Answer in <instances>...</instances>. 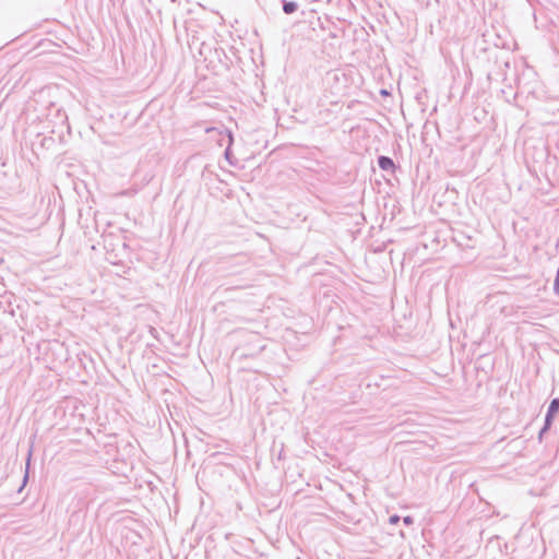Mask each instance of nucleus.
Returning <instances> with one entry per match:
<instances>
[{
  "label": "nucleus",
  "mask_w": 559,
  "mask_h": 559,
  "mask_svg": "<svg viewBox=\"0 0 559 559\" xmlns=\"http://www.w3.org/2000/svg\"><path fill=\"white\" fill-rule=\"evenodd\" d=\"M379 166L383 170H391V169L394 168V163H393V160L391 158L382 156V157L379 158Z\"/></svg>",
  "instance_id": "f03ea898"
},
{
  "label": "nucleus",
  "mask_w": 559,
  "mask_h": 559,
  "mask_svg": "<svg viewBox=\"0 0 559 559\" xmlns=\"http://www.w3.org/2000/svg\"><path fill=\"white\" fill-rule=\"evenodd\" d=\"M559 412V400L558 399H555L551 401L550 405H549V408H548V414H547V417H546V425L548 426L551 421V419L556 416V414Z\"/></svg>",
  "instance_id": "f257e3e1"
},
{
  "label": "nucleus",
  "mask_w": 559,
  "mask_h": 559,
  "mask_svg": "<svg viewBox=\"0 0 559 559\" xmlns=\"http://www.w3.org/2000/svg\"><path fill=\"white\" fill-rule=\"evenodd\" d=\"M297 9V4L295 2H286L283 5V10L286 14H290L295 12Z\"/></svg>",
  "instance_id": "7ed1b4c3"
}]
</instances>
